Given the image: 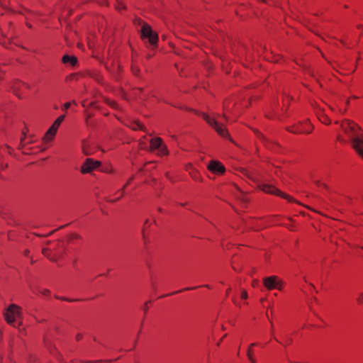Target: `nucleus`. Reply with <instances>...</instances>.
<instances>
[{"instance_id":"obj_2","label":"nucleus","mask_w":363,"mask_h":363,"mask_svg":"<svg viewBox=\"0 0 363 363\" xmlns=\"http://www.w3.org/2000/svg\"><path fill=\"white\" fill-rule=\"evenodd\" d=\"M4 317L6 322L13 327H20L22 325L21 322L18 323V326L15 325L16 318H22L21 308L16 304H11L6 310Z\"/></svg>"},{"instance_id":"obj_14","label":"nucleus","mask_w":363,"mask_h":363,"mask_svg":"<svg viewBox=\"0 0 363 363\" xmlns=\"http://www.w3.org/2000/svg\"><path fill=\"white\" fill-rule=\"evenodd\" d=\"M129 126L130 128H132L133 130H138V129H140L141 130H143L144 132H147L145 127L143 125H142L141 123H140L138 121L132 122Z\"/></svg>"},{"instance_id":"obj_55","label":"nucleus","mask_w":363,"mask_h":363,"mask_svg":"<svg viewBox=\"0 0 363 363\" xmlns=\"http://www.w3.org/2000/svg\"><path fill=\"white\" fill-rule=\"evenodd\" d=\"M271 325H272L271 328L273 329L274 325H273V323L272 322H271Z\"/></svg>"},{"instance_id":"obj_59","label":"nucleus","mask_w":363,"mask_h":363,"mask_svg":"<svg viewBox=\"0 0 363 363\" xmlns=\"http://www.w3.org/2000/svg\"><path fill=\"white\" fill-rule=\"evenodd\" d=\"M233 302H234L235 304L237 303V302H236V301H235V299H233Z\"/></svg>"},{"instance_id":"obj_9","label":"nucleus","mask_w":363,"mask_h":363,"mask_svg":"<svg viewBox=\"0 0 363 363\" xmlns=\"http://www.w3.org/2000/svg\"><path fill=\"white\" fill-rule=\"evenodd\" d=\"M208 169L213 173H224L225 171V167L218 161H211L208 167Z\"/></svg>"},{"instance_id":"obj_52","label":"nucleus","mask_w":363,"mask_h":363,"mask_svg":"<svg viewBox=\"0 0 363 363\" xmlns=\"http://www.w3.org/2000/svg\"><path fill=\"white\" fill-rule=\"evenodd\" d=\"M27 26H28L29 28H31V27H32V26H31L30 23H27Z\"/></svg>"},{"instance_id":"obj_57","label":"nucleus","mask_w":363,"mask_h":363,"mask_svg":"<svg viewBox=\"0 0 363 363\" xmlns=\"http://www.w3.org/2000/svg\"><path fill=\"white\" fill-rule=\"evenodd\" d=\"M292 341L291 339H289V340H287V342H291Z\"/></svg>"},{"instance_id":"obj_51","label":"nucleus","mask_w":363,"mask_h":363,"mask_svg":"<svg viewBox=\"0 0 363 363\" xmlns=\"http://www.w3.org/2000/svg\"><path fill=\"white\" fill-rule=\"evenodd\" d=\"M229 292H230V289H228L227 290V291H226V295H227V296L228 295Z\"/></svg>"},{"instance_id":"obj_41","label":"nucleus","mask_w":363,"mask_h":363,"mask_svg":"<svg viewBox=\"0 0 363 363\" xmlns=\"http://www.w3.org/2000/svg\"><path fill=\"white\" fill-rule=\"evenodd\" d=\"M4 72V71H2L1 69L0 68V79L1 78Z\"/></svg>"},{"instance_id":"obj_11","label":"nucleus","mask_w":363,"mask_h":363,"mask_svg":"<svg viewBox=\"0 0 363 363\" xmlns=\"http://www.w3.org/2000/svg\"><path fill=\"white\" fill-rule=\"evenodd\" d=\"M23 86V82L18 80H16L13 82L11 89L13 90V92L18 96L19 98H21V96L19 95V93L21 91V87Z\"/></svg>"},{"instance_id":"obj_48","label":"nucleus","mask_w":363,"mask_h":363,"mask_svg":"<svg viewBox=\"0 0 363 363\" xmlns=\"http://www.w3.org/2000/svg\"><path fill=\"white\" fill-rule=\"evenodd\" d=\"M1 43L3 45L6 46V42H5V41H1Z\"/></svg>"},{"instance_id":"obj_34","label":"nucleus","mask_w":363,"mask_h":363,"mask_svg":"<svg viewBox=\"0 0 363 363\" xmlns=\"http://www.w3.org/2000/svg\"><path fill=\"white\" fill-rule=\"evenodd\" d=\"M90 117H91V114H87V116H86V123H89L88 120L89 119Z\"/></svg>"},{"instance_id":"obj_37","label":"nucleus","mask_w":363,"mask_h":363,"mask_svg":"<svg viewBox=\"0 0 363 363\" xmlns=\"http://www.w3.org/2000/svg\"><path fill=\"white\" fill-rule=\"evenodd\" d=\"M226 336H227V334H225V335H224V337H223L220 340H219V342H218V345H220L221 341H222V340H223V338H224L225 337H226Z\"/></svg>"},{"instance_id":"obj_56","label":"nucleus","mask_w":363,"mask_h":363,"mask_svg":"<svg viewBox=\"0 0 363 363\" xmlns=\"http://www.w3.org/2000/svg\"><path fill=\"white\" fill-rule=\"evenodd\" d=\"M292 341L291 339H289V340H287V342H291Z\"/></svg>"},{"instance_id":"obj_53","label":"nucleus","mask_w":363,"mask_h":363,"mask_svg":"<svg viewBox=\"0 0 363 363\" xmlns=\"http://www.w3.org/2000/svg\"><path fill=\"white\" fill-rule=\"evenodd\" d=\"M255 345H256V344H255V343H252V344H251V345H250V347H254V346H255Z\"/></svg>"},{"instance_id":"obj_29","label":"nucleus","mask_w":363,"mask_h":363,"mask_svg":"<svg viewBox=\"0 0 363 363\" xmlns=\"http://www.w3.org/2000/svg\"><path fill=\"white\" fill-rule=\"evenodd\" d=\"M52 125V127H54L55 128H56L57 130L59 126L60 125V123H57V122L55 121L54 123Z\"/></svg>"},{"instance_id":"obj_4","label":"nucleus","mask_w":363,"mask_h":363,"mask_svg":"<svg viewBox=\"0 0 363 363\" xmlns=\"http://www.w3.org/2000/svg\"><path fill=\"white\" fill-rule=\"evenodd\" d=\"M202 117L204 120L212 126L216 131L222 137L227 138L229 137V134L228 130L225 129L224 125L219 123L216 119L209 117L207 114L203 113H201Z\"/></svg>"},{"instance_id":"obj_3","label":"nucleus","mask_w":363,"mask_h":363,"mask_svg":"<svg viewBox=\"0 0 363 363\" xmlns=\"http://www.w3.org/2000/svg\"><path fill=\"white\" fill-rule=\"evenodd\" d=\"M141 38L148 39L152 45H156L158 41V35L154 32L150 25L143 23L141 29Z\"/></svg>"},{"instance_id":"obj_24","label":"nucleus","mask_w":363,"mask_h":363,"mask_svg":"<svg viewBox=\"0 0 363 363\" xmlns=\"http://www.w3.org/2000/svg\"><path fill=\"white\" fill-rule=\"evenodd\" d=\"M247 296H248V295H247V291H242V294H241L242 298L246 299V298H247Z\"/></svg>"},{"instance_id":"obj_5","label":"nucleus","mask_w":363,"mask_h":363,"mask_svg":"<svg viewBox=\"0 0 363 363\" xmlns=\"http://www.w3.org/2000/svg\"><path fill=\"white\" fill-rule=\"evenodd\" d=\"M150 150H157V155L160 156L169 155L167 147L164 144L161 138H155L150 140Z\"/></svg>"},{"instance_id":"obj_26","label":"nucleus","mask_w":363,"mask_h":363,"mask_svg":"<svg viewBox=\"0 0 363 363\" xmlns=\"http://www.w3.org/2000/svg\"><path fill=\"white\" fill-rule=\"evenodd\" d=\"M120 195H121L120 197H118L116 199L110 200L109 201L110 202H116V201H118L124 195V194H123V192L121 191V193H120Z\"/></svg>"},{"instance_id":"obj_23","label":"nucleus","mask_w":363,"mask_h":363,"mask_svg":"<svg viewBox=\"0 0 363 363\" xmlns=\"http://www.w3.org/2000/svg\"><path fill=\"white\" fill-rule=\"evenodd\" d=\"M196 288H197V287H189V288H186V289H182V290H180V291H178L174 292L172 294H176V293H179V292H182V291H183L195 289H196Z\"/></svg>"},{"instance_id":"obj_20","label":"nucleus","mask_w":363,"mask_h":363,"mask_svg":"<svg viewBox=\"0 0 363 363\" xmlns=\"http://www.w3.org/2000/svg\"><path fill=\"white\" fill-rule=\"evenodd\" d=\"M40 293H41L44 296H48L50 294V291L48 289H43L40 290Z\"/></svg>"},{"instance_id":"obj_18","label":"nucleus","mask_w":363,"mask_h":363,"mask_svg":"<svg viewBox=\"0 0 363 363\" xmlns=\"http://www.w3.org/2000/svg\"><path fill=\"white\" fill-rule=\"evenodd\" d=\"M247 357L252 363H256L255 359L252 355V352L250 349H248L247 350Z\"/></svg>"},{"instance_id":"obj_33","label":"nucleus","mask_w":363,"mask_h":363,"mask_svg":"<svg viewBox=\"0 0 363 363\" xmlns=\"http://www.w3.org/2000/svg\"><path fill=\"white\" fill-rule=\"evenodd\" d=\"M150 303V301H148V302H147V303H145V308H144L145 311H147V309H148V307H147V303Z\"/></svg>"},{"instance_id":"obj_19","label":"nucleus","mask_w":363,"mask_h":363,"mask_svg":"<svg viewBox=\"0 0 363 363\" xmlns=\"http://www.w3.org/2000/svg\"><path fill=\"white\" fill-rule=\"evenodd\" d=\"M133 179V177H131V178L128 181V182H127V183H126V184L123 186V188L120 190L121 191H122V192H123V193H125V188L127 187V186H128V185H129V184H130L131 181H132Z\"/></svg>"},{"instance_id":"obj_12","label":"nucleus","mask_w":363,"mask_h":363,"mask_svg":"<svg viewBox=\"0 0 363 363\" xmlns=\"http://www.w3.org/2000/svg\"><path fill=\"white\" fill-rule=\"evenodd\" d=\"M62 62L64 64H68L69 63L72 66H74L77 63V58L74 56H69L68 55H65L62 57Z\"/></svg>"},{"instance_id":"obj_40","label":"nucleus","mask_w":363,"mask_h":363,"mask_svg":"<svg viewBox=\"0 0 363 363\" xmlns=\"http://www.w3.org/2000/svg\"><path fill=\"white\" fill-rule=\"evenodd\" d=\"M81 338H82V335H79H79H77V340H79Z\"/></svg>"},{"instance_id":"obj_28","label":"nucleus","mask_w":363,"mask_h":363,"mask_svg":"<svg viewBox=\"0 0 363 363\" xmlns=\"http://www.w3.org/2000/svg\"><path fill=\"white\" fill-rule=\"evenodd\" d=\"M26 136L24 135L23 138H21V143H20V147L22 148L24 146L23 140L25 139Z\"/></svg>"},{"instance_id":"obj_54","label":"nucleus","mask_w":363,"mask_h":363,"mask_svg":"<svg viewBox=\"0 0 363 363\" xmlns=\"http://www.w3.org/2000/svg\"><path fill=\"white\" fill-rule=\"evenodd\" d=\"M357 28H362V26L359 25V26H357Z\"/></svg>"},{"instance_id":"obj_13","label":"nucleus","mask_w":363,"mask_h":363,"mask_svg":"<svg viewBox=\"0 0 363 363\" xmlns=\"http://www.w3.org/2000/svg\"><path fill=\"white\" fill-rule=\"evenodd\" d=\"M319 120L325 124H330L331 121L322 111L317 113Z\"/></svg>"},{"instance_id":"obj_49","label":"nucleus","mask_w":363,"mask_h":363,"mask_svg":"<svg viewBox=\"0 0 363 363\" xmlns=\"http://www.w3.org/2000/svg\"><path fill=\"white\" fill-rule=\"evenodd\" d=\"M223 118H224L226 121H228V118H227V116H226L225 114H223Z\"/></svg>"},{"instance_id":"obj_46","label":"nucleus","mask_w":363,"mask_h":363,"mask_svg":"<svg viewBox=\"0 0 363 363\" xmlns=\"http://www.w3.org/2000/svg\"><path fill=\"white\" fill-rule=\"evenodd\" d=\"M110 104H111V106L115 107L116 103L115 102H111Z\"/></svg>"},{"instance_id":"obj_42","label":"nucleus","mask_w":363,"mask_h":363,"mask_svg":"<svg viewBox=\"0 0 363 363\" xmlns=\"http://www.w3.org/2000/svg\"><path fill=\"white\" fill-rule=\"evenodd\" d=\"M28 253H29V250H26L24 251V255H28Z\"/></svg>"},{"instance_id":"obj_25","label":"nucleus","mask_w":363,"mask_h":363,"mask_svg":"<svg viewBox=\"0 0 363 363\" xmlns=\"http://www.w3.org/2000/svg\"><path fill=\"white\" fill-rule=\"evenodd\" d=\"M70 238H72V239H80L81 236L77 235V234H72L70 235Z\"/></svg>"},{"instance_id":"obj_21","label":"nucleus","mask_w":363,"mask_h":363,"mask_svg":"<svg viewBox=\"0 0 363 363\" xmlns=\"http://www.w3.org/2000/svg\"><path fill=\"white\" fill-rule=\"evenodd\" d=\"M65 118V115H62V116H60V117H58V118L56 119V121H55L57 122V123H60V124H61V123H62V121H64Z\"/></svg>"},{"instance_id":"obj_58","label":"nucleus","mask_w":363,"mask_h":363,"mask_svg":"<svg viewBox=\"0 0 363 363\" xmlns=\"http://www.w3.org/2000/svg\"><path fill=\"white\" fill-rule=\"evenodd\" d=\"M340 112L342 113H345V111H342L341 109L340 110Z\"/></svg>"},{"instance_id":"obj_35","label":"nucleus","mask_w":363,"mask_h":363,"mask_svg":"<svg viewBox=\"0 0 363 363\" xmlns=\"http://www.w3.org/2000/svg\"><path fill=\"white\" fill-rule=\"evenodd\" d=\"M258 282H259V281H258V280H255V281H254V282H253V286H256L258 284Z\"/></svg>"},{"instance_id":"obj_17","label":"nucleus","mask_w":363,"mask_h":363,"mask_svg":"<svg viewBox=\"0 0 363 363\" xmlns=\"http://www.w3.org/2000/svg\"><path fill=\"white\" fill-rule=\"evenodd\" d=\"M87 143L86 141H84L83 142V145H82V151L84 152V155H90L91 154V151H89L87 148Z\"/></svg>"},{"instance_id":"obj_27","label":"nucleus","mask_w":363,"mask_h":363,"mask_svg":"<svg viewBox=\"0 0 363 363\" xmlns=\"http://www.w3.org/2000/svg\"><path fill=\"white\" fill-rule=\"evenodd\" d=\"M70 106H71V102H67V103L65 104L64 109L65 110L68 109L70 107Z\"/></svg>"},{"instance_id":"obj_30","label":"nucleus","mask_w":363,"mask_h":363,"mask_svg":"<svg viewBox=\"0 0 363 363\" xmlns=\"http://www.w3.org/2000/svg\"><path fill=\"white\" fill-rule=\"evenodd\" d=\"M23 86H24L26 89H30V86L28 84L23 82Z\"/></svg>"},{"instance_id":"obj_38","label":"nucleus","mask_w":363,"mask_h":363,"mask_svg":"<svg viewBox=\"0 0 363 363\" xmlns=\"http://www.w3.org/2000/svg\"><path fill=\"white\" fill-rule=\"evenodd\" d=\"M133 72H134L135 74H137V73H138V69H136V68H133Z\"/></svg>"},{"instance_id":"obj_31","label":"nucleus","mask_w":363,"mask_h":363,"mask_svg":"<svg viewBox=\"0 0 363 363\" xmlns=\"http://www.w3.org/2000/svg\"><path fill=\"white\" fill-rule=\"evenodd\" d=\"M244 172H245V174L246 176H247L249 178H250V179H254L252 177V176H251V175H250L249 172H248L247 170H245Z\"/></svg>"},{"instance_id":"obj_45","label":"nucleus","mask_w":363,"mask_h":363,"mask_svg":"<svg viewBox=\"0 0 363 363\" xmlns=\"http://www.w3.org/2000/svg\"><path fill=\"white\" fill-rule=\"evenodd\" d=\"M60 298L62 299V300L67 301H72V300L65 298Z\"/></svg>"},{"instance_id":"obj_36","label":"nucleus","mask_w":363,"mask_h":363,"mask_svg":"<svg viewBox=\"0 0 363 363\" xmlns=\"http://www.w3.org/2000/svg\"><path fill=\"white\" fill-rule=\"evenodd\" d=\"M314 182L318 185V186H321V183L320 181H314Z\"/></svg>"},{"instance_id":"obj_15","label":"nucleus","mask_w":363,"mask_h":363,"mask_svg":"<svg viewBox=\"0 0 363 363\" xmlns=\"http://www.w3.org/2000/svg\"><path fill=\"white\" fill-rule=\"evenodd\" d=\"M57 131V130L56 128H55L54 127H52V125L47 131L46 136H45L46 138H48V140H51L52 137L55 135Z\"/></svg>"},{"instance_id":"obj_43","label":"nucleus","mask_w":363,"mask_h":363,"mask_svg":"<svg viewBox=\"0 0 363 363\" xmlns=\"http://www.w3.org/2000/svg\"><path fill=\"white\" fill-rule=\"evenodd\" d=\"M100 361H89L88 363H98Z\"/></svg>"},{"instance_id":"obj_39","label":"nucleus","mask_w":363,"mask_h":363,"mask_svg":"<svg viewBox=\"0 0 363 363\" xmlns=\"http://www.w3.org/2000/svg\"><path fill=\"white\" fill-rule=\"evenodd\" d=\"M321 186H323V187H324V188H325V189H328V185H327V184H321Z\"/></svg>"},{"instance_id":"obj_47","label":"nucleus","mask_w":363,"mask_h":363,"mask_svg":"<svg viewBox=\"0 0 363 363\" xmlns=\"http://www.w3.org/2000/svg\"><path fill=\"white\" fill-rule=\"evenodd\" d=\"M203 286L206 287V288H208V289H210V288H211V286H210L209 285H208V284L203 285Z\"/></svg>"},{"instance_id":"obj_6","label":"nucleus","mask_w":363,"mask_h":363,"mask_svg":"<svg viewBox=\"0 0 363 363\" xmlns=\"http://www.w3.org/2000/svg\"><path fill=\"white\" fill-rule=\"evenodd\" d=\"M258 187L260 190L264 191L265 193L278 195L281 197L287 199L289 201H294V199L290 196L281 192L280 190L274 187L273 185L259 183Z\"/></svg>"},{"instance_id":"obj_7","label":"nucleus","mask_w":363,"mask_h":363,"mask_svg":"<svg viewBox=\"0 0 363 363\" xmlns=\"http://www.w3.org/2000/svg\"><path fill=\"white\" fill-rule=\"evenodd\" d=\"M264 285L268 290L277 289L281 290L284 281L277 276H270L263 279Z\"/></svg>"},{"instance_id":"obj_50","label":"nucleus","mask_w":363,"mask_h":363,"mask_svg":"<svg viewBox=\"0 0 363 363\" xmlns=\"http://www.w3.org/2000/svg\"><path fill=\"white\" fill-rule=\"evenodd\" d=\"M0 216H1V217L4 218V213H1V212H0Z\"/></svg>"},{"instance_id":"obj_16","label":"nucleus","mask_w":363,"mask_h":363,"mask_svg":"<svg viewBox=\"0 0 363 363\" xmlns=\"http://www.w3.org/2000/svg\"><path fill=\"white\" fill-rule=\"evenodd\" d=\"M43 255L47 257L48 259H50L51 261H55V258L51 256L50 250L45 248L43 250Z\"/></svg>"},{"instance_id":"obj_10","label":"nucleus","mask_w":363,"mask_h":363,"mask_svg":"<svg viewBox=\"0 0 363 363\" xmlns=\"http://www.w3.org/2000/svg\"><path fill=\"white\" fill-rule=\"evenodd\" d=\"M306 126H308V127H305L303 125H299L295 126L294 128V129L291 130V131L294 133H306V134H308V133H310L312 131V128L310 127L309 124H307Z\"/></svg>"},{"instance_id":"obj_44","label":"nucleus","mask_w":363,"mask_h":363,"mask_svg":"<svg viewBox=\"0 0 363 363\" xmlns=\"http://www.w3.org/2000/svg\"><path fill=\"white\" fill-rule=\"evenodd\" d=\"M140 146H141V147L145 148V143L143 142H141Z\"/></svg>"},{"instance_id":"obj_22","label":"nucleus","mask_w":363,"mask_h":363,"mask_svg":"<svg viewBox=\"0 0 363 363\" xmlns=\"http://www.w3.org/2000/svg\"><path fill=\"white\" fill-rule=\"evenodd\" d=\"M125 8V5H123L122 3H118L116 6V9L119 11L124 9Z\"/></svg>"},{"instance_id":"obj_32","label":"nucleus","mask_w":363,"mask_h":363,"mask_svg":"<svg viewBox=\"0 0 363 363\" xmlns=\"http://www.w3.org/2000/svg\"><path fill=\"white\" fill-rule=\"evenodd\" d=\"M241 200L244 202L248 201V199H247V197L245 196H242V198L241 199Z\"/></svg>"},{"instance_id":"obj_8","label":"nucleus","mask_w":363,"mask_h":363,"mask_svg":"<svg viewBox=\"0 0 363 363\" xmlns=\"http://www.w3.org/2000/svg\"><path fill=\"white\" fill-rule=\"evenodd\" d=\"M100 161L94 160L91 158H87L82 166L81 172L82 174L91 173L92 171L100 167Z\"/></svg>"},{"instance_id":"obj_60","label":"nucleus","mask_w":363,"mask_h":363,"mask_svg":"<svg viewBox=\"0 0 363 363\" xmlns=\"http://www.w3.org/2000/svg\"><path fill=\"white\" fill-rule=\"evenodd\" d=\"M362 249H363V247H362Z\"/></svg>"},{"instance_id":"obj_1","label":"nucleus","mask_w":363,"mask_h":363,"mask_svg":"<svg viewBox=\"0 0 363 363\" xmlns=\"http://www.w3.org/2000/svg\"><path fill=\"white\" fill-rule=\"evenodd\" d=\"M341 128L351 138L353 147L363 157V130L355 123L345 120L341 123Z\"/></svg>"}]
</instances>
